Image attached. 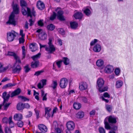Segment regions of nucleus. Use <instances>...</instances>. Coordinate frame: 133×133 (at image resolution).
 I'll use <instances>...</instances> for the list:
<instances>
[{
    "label": "nucleus",
    "instance_id": "nucleus-32",
    "mask_svg": "<svg viewBox=\"0 0 133 133\" xmlns=\"http://www.w3.org/2000/svg\"><path fill=\"white\" fill-rule=\"evenodd\" d=\"M62 61L66 65H68L69 63V60L67 57H64Z\"/></svg>",
    "mask_w": 133,
    "mask_h": 133
},
{
    "label": "nucleus",
    "instance_id": "nucleus-52",
    "mask_svg": "<svg viewBox=\"0 0 133 133\" xmlns=\"http://www.w3.org/2000/svg\"><path fill=\"white\" fill-rule=\"evenodd\" d=\"M23 107L24 108L28 109L30 108V106L28 103H26L23 104Z\"/></svg>",
    "mask_w": 133,
    "mask_h": 133
},
{
    "label": "nucleus",
    "instance_id": "nucleus-39",
    "mask_svg": "<svg viewBox=\"0 0 133 133\" xmlns=\"http://www.w3.org/2000/svg\"><path fill=\"white\" fill-rule=\"evenodd\" d=\"M40 55L41 54L40 53H38L36 55L32 56L31 58L34 61H36L39 58Z\"/></svg>",
    "mask_w": 133,
    "mask_h": 133
},
{
    "label": "nucleus",
    "instance_id": "nucleus-6",
    "mask_svg": "<svg viewBox=\"0 0 133 133\" xmlns=\"http://www.w3.org/2000/svg\"><path fill=\"white\" fill-rule=\"evenodd\" d=\"M68 83V81L67 79L65 78H63L60 80L59 85L61 88L64 89L67 86Z\"/></svg>",
    "mask_w": 133,
    "mask_h": 133
},
{
    "label": "nucleus",
    "instance_id": "nucleus-4",
    "mask_svg": "<svg viewBox=\"0 0 133 133\" xmlns=\"http://www.w3.org/2000/svg\"><path fill=\"white\" fill-rule=\"evenodd\" d=\"M53 40L54 38H49V42L48 43L49 46V47H46L45 48V50L49 53H52L54 52L55 50V47L52 43V41Z\"/></svg>",
    "mask_w": 133,
    "mask_h": 133
},
{
    "label": "nucleus",
    "instance_id": "nucleus-5",
    "mask_svg": "<svg viewBox=\"0 0 133 133\" xmlns=\"http://www.w3.org/2000/svg\"><path fill=\"white\" fill-rule=\"evenodd\" d=\"M17 33L14 31L9 32L7 33V37L8 41L9 42L12 41L16 36Z\"/></svg>",
    "mask_w": 133,
    "mask_h": 133
},
{
    "label": "nucleus",
    "instance_id": "nucleus-47",
    "mask_svg": "<svg viewBox=\"0 0 133 133\" xmlns=\"http://www.w3.org/2000/svg\"><path fill=\"white\" fill-rule=\"evenodd\" d=\"M114 70V68L112 65H109V73L112 72Z\"/></svg>",
    "mask_w": 133,
    "mask_h": 133
},
{
    "label": "nucleus",
    "instance_id": "nucleus-13",
    "mask_svg": "<svg viewBox=\"0 0 133 133\" xmlns=\"http://www.w3.org/2000/svg\"><path fill=\"white\" fill-rule=\"evenodd\" d=\"M96 64L97 66L101 69L103 68L104 65V62L103 60L101 59L98 60L96 62Z\"/></svg>",
    "mask_w": 133,
    "mask_h": 133
},
{
    "label": "nucleus",
    "instance_id": "nucleus-55",
    "mask_svg": "<svg viewBox=\"0 0 133 133\" xmlns=\"http://www.w3.org/2000/svg\"><path fill=\"white\" fill-rule=\"evenodd\" d=\"M62 62V61L61 60L59 61L56 62V64L59 68H60L61 67V63Z\"/></svg>",
    "mask_w": 133,
    "mask_h": 133
},
{
    "label": "nucleus",
    "instance_id": "nucleus-22",
    "mask_svg": "<svg viewBox=\"0 0 133 133\" xmlns=\"http://www.w3.org/2000/svg\"><path fill=\"white\" fill-rule=\"evenodd\" d=\"M39 65V62L38 61H36L32 62L31 66L33 68H36L38 67Z\"/></svg>",
    "mask_w": 133,
    "mask_h": 133
},
{
    "label": "nucleus",
    "instance_id": "nucleus-17",
    "mask_svg": "<svg viewBox=\"0 0 133 133\" xmlns=\"http://www.w3.org/2000/svg\"><path fill=\"white\" fill-rule=\"evenodd\" d=\"M23 118L22 115L20 113L16 114L14 116V119L15 121H20Z\"/></svg>",
    "mask_w": 133,
    "mask_h": 133
},
{
    "label": "nucleus",
    "instance_id": "nucleus-21",
    "mask_svg": "<svg viewBox=\"0 0 133 133\" xmlns=\"http://www.w3.org/2000/svg\"><path fill=\"white\" fill-rule=\"evenodd\" d=\"M101 47L99 44H96L93 48V50L95 52H99L101 50Z\"/></svg>",
    "mask_w": 133,
    "mask_h": 133
},
{
    "label": "nucleus",
    "instance_id": "nucleus-49",
    "mask_svg": "<svg viewBox=\"0 0 133 133\" xmlns=\"http://www.w3.org/2000/svg\"><path fill=\"white\" fill-rule=\"evenodd\" d=\"M8 55L13 56L14 58L17 55L15 53L11 52H9L8 53Z\"/></svg>",
    "mask_w": 133,
    "mask_h": 133
},
{
    "label": "nucleus",
    "instance_id": "nucleus-3",
    "mask_svg": "<svg viewBox=\"0 0 133 133\" xmlns=\"http://www.w3.org/2000/svg\"><path fill=\"white\" fill-rule=\"evenodd\" d=\"M104 81L101 78H99L97 81V88L101 93L107 90V87H104Z\"/></svg>",
    "mask_w": 133,
    "mask_h": 133
},
{
    "label": "nucleus",
    "instance_id": "nucleus-35",
    "mask_svg": "<svg viewBox=\"0 0 133 133\" xmlns=\"http://www.w3.org/2000/svg\"><path fill=\"white\" fill-rule=\"evenodd\" d=\"M55 28V27L54 25L52 24H50L48 25L47 26V29L51 31H52L54 30Z\"/></svg>",
    "mask_w": 133,
    "mask_h": 133
},
{
    "label": "nucleus",
    "instance_id": "nucleus-58",
    "mask_svg": "<svg viewBox=\"0 0 133 133\" xmlns=\"http://www.w3.org/2000/svg\"><path fill=\"white\" fill-rule=\"evenodd\" d=\"M15 85L14 84H12L11 83H9L6 85H5L4 87L5 88H7V87H12L14 86Z\"/></svg>",
    "mask_w": 133,
    "mask_h": 133
},
{
    "label": "nucleus",
    "instance_id": "nucleus-62",
    "mask_svg": "<svg viewBox=\"0 0 133 133\" xmlns=\"http://www.w3.org/2000/svg\"><path fill=\"white\" fill-rule=\"evenodd\" d=\"M28 113L29 114L26 115V117L27 118H29L31 117L32 114V112L30 111H29Z\"/></svg>",
    "mask_w": 133,
    "mask_h": 133
},
{
    "label": "nucleus",
    "instance_id": "nucleus-63",
    "mask_svg": "<svg viewBox=\"0 0 133 133\" xmlns=\"http://www.w3.org/2000/svg\"><path fill=\"white\" fill-rule=\"evenodd\" d=\"M44 86L42 84V83L40 82L37 85V87L39 89H41L43 88Z\"/></svg>",
    "mask_w": 133,
    "mask_h": 133
},
{
    "label": "nucleus",
    "instance_id": "nucleus-23",
    "mask_svg": "<svg viewBox=\"0 0 133 133\" xmlns=\"http://www.w3.org/2000/svg\"><path fill=\"white\" fill-rule=\"evenodd\" d=\"M45 115L47 117L49 118L51 116L50 112L51 109L48 107H46L45 108Z\"/></svg>",
    "mask_w": 133,
    "mask_h": 133
},
{
    "label": "nucleus",
    "instance_id": "nucleus-28",
    "mask_svg": "<svg viewBox=\"0 0 133 133\" xmlns=\"http://www.w3.org/2000/svg\"><path fill=\"white\" fill-rule=\"evenodd\" d=\"M57 85V81L56 80L53 81L50 87L54 89L56 88Z\"/></svg>",
    "mask_w": 133,
    "mask_h": 133
},
{
    "label": "nucleus",
    "instance_id": "nucleus-61",
    "mask_svg": "<svg viewBox=\"0 0 133 133\" xmlns=\"http://www.w3.org/2000/svg\"><path fill=\"white\" fill-rule=\"evenodd\" d=\"M24 37H22L19 38V43H24Z\"/></svg>",
    "mask_w": 133,
    "mask_h": 133
},
{
    "label": "nucleus",
    "instance_id": "nucleus-11",
    "mask_svg": "<svg viewBox=\"0 0 133 133\" xmlns=\"http://www.w3.org/2000/svg\"><path fill=\"white\" fill-rule=\"evenodd\" d=\"M118 129V127L116 125H109V129L111 130L109 133H116L115 131Z\"/></svg>",
    "mask_w": 133,
    "mask_h": 133
},
{
    "label": "nucleus",
    "instance_id": "nucleus-25",
    "mask_svg": "<svg viewBox=\"0 0 133 133\" xmlns=\"http://www.w3.org/2000/svg\"><path fill=\"white\" fill-rule=\"evenodd\" d=\"M82 16V14L81 12H77L75 14L74 17L76 19H81Z\"/></svg>",
    "mask_w": 133,
    "mask_h": 133
},
{
    "label": "nucleus",
    "instance_id": "nucleus-40",
    "mask_svg": "<svg viewBox=\"0 0 133 133\" xmlns=\"http://www.w3.org/2000/svg\"><path fill=\"white\" fill-rule=\"evenodd\" d=\"M18 97L19 98L21 99L22 101H29V99L23 96H18Z\"/></svg>",
    "mask_w": 133,
    "mask_h": 133
},
{
    "label": "nucleus",
    "instance_id": "nucleus-18",
    "mask_svg": "<svg viewBox=\"0 0 133 133\" xmlns=\"http://www.w3.org/2000/svg\"><path fill=\"white\" fill-rule=\"evenodd\" d=\"M10 96L9 94H7L6 92H4L3 94V98L4 99V103H5V102H7Z\"/></svg>",
    "mask_w": 133,
    "mask_h": 133
},
{
    "label": "nucleus",
    "instance_id": "nucleus-24",
    "mask_svg": "<svg viewBox=\"0 0 133 133\" xmlns=\"http://www.w3.org/2000/svg\"><path fill=\"white\" fill-rule=\"evenodd\" d=\"M21 90L19 88H18L15 91L12 92L11 94V97H12L14 96L18 95L20 93Z\"/></svg>",
    "mask_w": 133,
    "mask_h": 133
},
{
    "label": "nucleus",
    "instance_id": "nucleus-37",
    "mask_svg": "<svg viewBox=\"0 0 133 133\" xmlns=\"http://www.w3.org/2000/svg\"><path fill=\"white\" fill-rule=\"evenodd\" d=\"M84 13L87 16H89L91 14V12L90 10L88 8H86L84 10Z\"/></svg>",
    "mask_w": 133,
    "mask_h": 133
},
{
    "label": "nucleus",
    "instance_id": "nucleus-29",
    "mask_svg": "<svg viewBox=\"0 0 133 133\" xmlns=\"http://www.w3.org/2000/svg\"><path fill=\"white\" fill-rule=\"evenodd\" d=\"M81 107V105L79 103H75L73 104V107L76 110L79 109Z\"/></svg>",
    "mask_w": 133,
    "mask_h": 133
},
{
    "label": "nucleus",
    "instance_id": "nucleus-36",
    "mask_svg": "<svg viewBox=\"0 0 133 133\" xmlns=\"http://www.w3.org/2000/svg\"><path fill=\"white\" fill-rule=\"evenodd\" d=\"M105 128L108 130V117H107L105 119L104 121Z\"/></svg>",
    "mask_w": 133,
    "mask_h": 133
},
{
    "label": "nucleus",
    "instance_id": "nucleus-33",
    "mask_svg": "<svg viewBox=\"0 0 133 133\" xmlns=\"http://www.w3.org/2000/svg\"><path fill=\"white\" fill-rule=\"evenodd\" d=\"M71 28L72 29H75L78 26V24L76 22H74L70 23Z\"/></svg>",
    "mask_w": 133,
    "mask_h": 133
},
{
    "label": "nucleus",
    "instance_id": "nucleus-20",
    "mask_svg": "<svg viewBox=\"0 0 133 133\" xmlns=\"http://www.w3.org/2000/svg\"><path fill=\"white\" fill-rule=\"evenodd\" d=\"M3 65H4L3 63H0V72L5 71L7 70L9 68V65H8L5 67H3Z\"/></svg>",
    "mask_w": 133,
    "mask_h": 133
},
{
    "label": "nucleus",
    "instance_id": "nucleus-10",
    "mask_svg": "<svg viewBox=\"0 0 133 133\" xmlns=\"http://www.w3.org/2000/svg\"><path fill=\"white\" fill-rule=\"evenodd\" d=\"M66 126L68 129L67 130H72L75 128L74 123L72 121H69L67 123Z\"/></svg>",
    "mask_w": 133,
    "mask_h": 133
},
{
    "label": "nucleus",
    "instance_id": "nucleus-8",
    "mask_svg": "<svg viewBox=\"0 0 133 133\" xmlns=\"http://www.w3.org/2000/svg\"><path fill=\"white\" fill-rule=\"evenodd\" d=\"M21 69V67L19 64H17L16 63H15L12 68V72L14 73L18 74L19 73Z\"/></svg>",
    "mask_w": 133,
    "mask_h": 133
},
{
    "label": "nucleus",
    "instance_id": "nucleus-45",
    "mask_svg": "<svg viewBox=\"0 0 133 133\" xmlns=\"http://www.w3.org/2000/svg\"><path fill=\"white\" fill-rule=\"evenodd\" d=\"M17 125L19 127H22L23 125V123L21 120L19 121L17 123Z\"/></svg>",
    "mask_w": 133,
    "mask_h": 133
},
{
    "label": "nucleus",
    "instance_id": "nucleus-27",
    "mask_svg": "<svg viewBox=\"0 0 133 133\" xmlns=\"http://www.w3.org/2000/svg\"><path fill=\"white\" fill-rule=\"evenodd\" d=\"M17 108L18 110H23L24 109L23 104L21 103H18L17 106Z\"/></svg>",
    "mask_w": 133,
    "mask_h": 133
},
{
    "label": "nucleus",
    "instance_id": "nucleus-16",
    "mask_svg": "<svg viewBox=\"0 0 133 133\" xmlns=\"http://www.w3.org/2000/svg\"><path fill=\"white\" fill-rule=\"evenodd\" d=\"M29 47L30 50L32 51H35L37 50V45L36 43H32L29 45Z\"/></svg>",
    "mask_w": 133,
    "mask_h": 133
},
{
    "label": "nucleus",
    "instance_id": "nucleus-1",
    "mask_svg": "<svg viewBox=\"0 0 133 133\" xmlns=\"http://www.w3.org/2000/svg\"><path fill=\"white\" fill-rule=\"evenodd\" d=\"M12 5L13 11L9 17V20L6 22V23L7 24H11L15 25L16 24V22L14 19L15 14H18L19 13L18 5L16 4H14V2H12Z\"/></svg>",
    "mask_w": 133,
    "mask_h": 133
},
{
    "label": "nucleus",
    "instance_id": "nucleus-42",
    "mask_svg": "<svg viewBox=\"0 0 133 133\" xmlns=\"http://www.w3.org/2000/svg\"><path fill=\"white\" fill-rule=\"evenodd\" d=\"M38 95V93L36 92L35 90H34V95H35V98L37 100H39V99Z\"/></svg>",
    "mask_w": 133,
    "mask_h": 133
},
{
    "label": "nucleus",
    "instance_id": "nucleus-9",
    "mask_svg": "<svg viewBox=\"0 0 133 133\" xmlns=\"http://www.w3.org/2000/svg\"><path fill=\"white\" fill-rule=\"evenodd\" d=\"M118 119V118L114 116H109V125H115Z\"/></svg>",
    "mask_w": 133,
    "mask_h": 133
},
{
    "label": "nucleus",
    "instance_id": "nucleus-48",
    "mask_svg": "<svg viewBox=\"0 0 133 133\" xmlns=\"http://www.w3.org/2000/svg\"><path fill=\"white\" fill-rule=\"evenodd\" d=\"M104 69L103 70V72L106 73L108 74V65H107L106 66L104 65L103 67Z\"/></svg>",
    "mask_w": 133,
    "mask_h": 133
},
{
    "label": "nucleus",
    "instance_id": "nucleus-44",
    "mask_svg": "<svg viewBox=\"0 0 133 133\" xmlns=\"http://www.w3.org/2000/svg\"><path fill=\"white\" fill-rule=\"evenodd\" d=\"M22 50L23 57L22 59H23L24 58L25 55V47L24 46H23L22 47Z\"/></svg>",
    "mask_w": 133,
    "mask_h": 133
},
{
    "label": "nucleus",
    "instance_id": "nucleus-64",
    "mask_svg": "<svg viewBox=\"0 0 133 133\" xmlns=\"http://www.w3.org/2000/svg\"><path fill=\"white\" fill-rule=\"evenodd\" d=\"M57 42L59 45L61 46L62 44V40L60 39H58L57 40Z\"/></svg>",
    "mask_w": 133,
    "mask_h": 133
},
{
    "label": "nucleus",
    "instance_id": "nucleus-54",
    "mask_svg": "<svg viewBox=\"0 0 133 133\" xmlns=\"http://www.w3.org/2000/svg\"><path fill=\"white\" fill-rule=\"evenodd\" d=\"M43 71H44L43 70L38 71L35 72L34 75L36 76H38L40 75L41 73L43 72Z\"/></svg>",
    "mask_w": 133,
    "mask_h": 133
},
{
    "label": "nucleus",
    "instance_id": "nucleus-30",
    "mask_svg": "<svg viewBox=\"0 0 133 133\" xmlns=\"http://www.w3.org/2000/svg\"><path fill=\"white\" fill-rule=\"evenodd\" d=\"M84 115V113L82 111L79 112L76 115V117L78 118H83Z\"/></svg>",
    "mask_w": 133,
    "mask_h": 133
},
{
    "label": "nucleus",
    "instance_id": "nucleus-26",
    "mask_svg": "<svg viewBox=\"0 0 133 133\" xmlns=\"http://www.w3.org/2000/svg\"><path fill=\"white\" fill-rule=\"evenodd\" d=\"M105 97H108V93L107 92H105L103 94V96L101 97V98H102V100L106 103L108 102V100L107 99H106L104 98Z\"/></svg>",
    "mask_w": 133,
    "mask_h": 133
},
{
    "label": "nucleus",
    "instance_id": "nucleus-7",
    "mask_svg": "<svg viewBox=\"0 0 133 133\" xmlns=\"http://www.w3.org/2000/svg\"><path fill=\"white\" fill-rule=\"evenodd\" d=\"M36 32L39 33L38 37L40 39L44 40L46 38L47 34L42 29H38Z\"/></svg>",
    "mask_w": 133,
    "mask_h": 133
},
{
    "label": "nucleus",
    "instance_id": "nucleus-38",
    "mask_svg": "<svg viewBox=\"0 0 133 133\" xmlns=\"http://www.w3.org/2000/svg\"><path fill=\"white\" fill-rule=\"evenodd\" d=\"M121 72V70L118 68H116L114 71V72L116 75L118 76L119 75Z\"/></svg>",
    "mask_w": 133,
    "mask_h": 133
},
{
    "label": "nucleus",
    "instance_id": "nucleus-14",
    "mask_svg": "<svg viewBox=\"0 0 133 133\" xmlns=\"http://www.w3.org/2000/svg\"><path fill=\"white\" fill-rule=\"evenodd\" d=\"M36 6L38 9L41 10H43L45 7L44 3L40 0L38 1L37 2Z\"/></svg>",
    "mask_w": 133,
    "mask_h": 133
},
{
    "label": "nucleus",
    "instance_id": "nucleus-46",
    "mask_svg": "<svg viewBox=\"0 0 133 133\" xmlns=\"http://www.w3.org/2000/svg\"><path fill=\"white\" fill-rule=\"evenodd\" d=\"M56 16V13L54 12H53V14L50 17V19L52 21L54 20Z\"/></svg>",
    "mask_w": 133,
    "mask_h": 133
},
{
    "label": "nucleus",
    "instance_id": "nucleus-53",
    "mask_svg": "<svg viewBox=\"0 0 133 133\" xmlns=\"http://www.w3.org/2000/svg\"><path fill=\"white\" fill-rule=\"evenodd\" d=\"M34 110L36 116V118L37 119H38L39 117V111L36 110V109H35Z\"/></svg>",
    "mask_w": 133,
    "mask_h": 133
},
{
    "label": "nucleus",
    "instance_id": "nucleus-34",
    "mask_svg": "<svg viewBox=\"0 0 133 133\" xmlns=\"http://www.w3.org/2000/svg\"><path fill=\"white\" fill-rule=\"evenodd\" d=\"M78 99L85 103H87V99L85 97H79L78 98Z\"/></svg>",
    "mask_w": 133,
    "mask_h": 133
},
{
    "label": "nucleus",
    "instance_id": "nucleus-57",
    "mask_svg": "<svg viewBox=\"0 0 133 133\" xmlns=\"http://www.w3.org/2000/svg\"><path fill=\"white\" fill-rule=\"evenodd\" d=\"M98 41V40L97 39H95L94 40L92 41L90 43V45L91 46H92L94 45L96 42H97Z\"/></svg>",
    "mask_w": 133,
    "mask_h": 133
},
{
    "label": "nucleus",
    "instance_id": "nucleus-19",
    "mask_svg": "<svg viewBox=\"0 0 133 133\" xmlns=\"http://www.w3.org/2000/svg\"><path fill=\"white\" fill-rule=\"evenodd\" d=\"M63 12L62 11L59 10L58 12L57 17L58 19L61 21L64 20V17L63 16Z\"/></svg>",
    "mask_w": 133,
    "mask_h": 133
},
{
    "label": "nucleus",
    "instance_id": "nucleus-50",
    "mask_svg": "<svg viewBox=\"0 0 133 133\" xmlns=\"http://www.w3.org/2000/svg\"><path fill=\"white\" fill-rule=\"evenodd\" d=\"M5 133H12L11 130L8 128H5Z\"/></svg>",
    "mask_w": 133,
    "mask_h": 133
},
{
    "label": "nucleus",
    "instance_id": "nucleus-2",
    "mask_svg": "<svg viewBox=\"0 0 133 133\" xmlns=\"http://www.w3.org/2000/svg\"><path fill=\"white\" fill-rule=\"evenodd\" d=\"M26 3L24 0H21L20 1L21 6L22 7V14L24 15H27L28 17L30 16L31 18L32 16H35L36 15V12L34 10V8H32V10L31 11L30 9L28 7H26V10L24 7H25L26 5Z\"/></svg>",
    "mask_w": 133,
    "mask_h": 133
},
{
    "label": "nucleus",
    "instance_id": "nucleus-41",
    "mask_svg": "<svg viewBox=\"0 0 133 133\" xmlns=\"http://www.w3.org/2000/svg\"><path fill=\"white\" fill-rule=\"evenodd\" d=\"M116 84L119 85L121 87H122L123 84V81L118 80L116 81Z\"/></svg>",
    "mask_w": 133,
    "mask_h": 133
},
{
    "label": "nucleus",
    "instance_id": "nucleus-56",
    "mask_svg": "<svg viewBox=\"0 0 133 133\" xmlns=\"http://www.w3.org/2000/svg\"><path fill=\"white\" fill-rule=\"evenodd\" d=\"M25 71L26 72H28L30 70V68H29L28 65H26L24 67Z\"/></svg>",
    "mask_w": 133,
    "mask_h": 133
},
{
    "label": "nucleus",
    "instance_id": "nucleus-51",
    "mask_svg": "<svg viewBox=\"0 0 133 133\" xmlns=\"http://www.w3.org/2000/svg\"><path fill=\"white\" fill-rule=\"evenodd\" d=\"M99 131L100 133H105V131L104 129L101 127L99 128Z\"/></svg>",
    "mask_w": 133,
    "mask_h": 133
},
{
    "label": "nucleus",
    "instance_id": "nucleus-43",
    "mask_svg": "<svg viewBox=\"0 0 133 133\" xmlns=\"http://www.w3.org/2000/svg\"><path fill=\"white\" fill-rule=\"evenodd\" d=\"M14 58L16 61V63H16L17 64H17V63L18 64L21 63V60H20L19 57L17 55Z\"/></svg>",
    "mask_w": 133,
    "mask_h": 133
},
{
    "label": "nucleus",
    "instance_id": "nucleus-12",
    "mask_svg": "<svg viewBox=\"0 0 133 133\" xmlns=\"http://www.w3.org/2000/svg\"><path fill=\"white\" fill-rule=\"evenodd\" d=\"M88 87V85L86 82H82L79 83V88L81 91L86 90Z\"/></svg>",
    "mask_w": 133,
    "mask_h": 133
},
{
    "label": "nucleus",
    "instance_id": "nucleus-31",
    "mask_svg": "<svg viewBox=\"0 0 133 133\" xmlns=\"http://www.w3.org/2000/svg\"><path fill=\"white\" fill-rule=\"evenodd\" d=\"M12 117L10 116L9 118V123L10 125V127L12 128L14 126V122L12 121Z\"/></svg>",
    "mask_w": 133,
    "mask_h": 133
},
{
    "label": "nucleus",
    "instance_id": "nucleus-15",
    "mask_svg": "<svg viewBox=\"0 0 133 133\" xmlns=\"http://www.w3.org/2000/svg\"><path fill=\"white\" fill-rule=\"evenodd\" d=\"M38 127L40 131L42 132L45 133L47 131V127L43 124H39L38 125Z\"/></svg>",
    "mask_w": 133,
    "mask_h": 133
},
{
    "label": "nucleus",
    "instance_id": "nucleus-59",
    "mask_svg": "<svg viewBox=\"0 0 133 133\" xmlns=\"http://www.w3.org/2000/svg\"><path fill=\"white\" fill-rule=\"evenodd\" d=\"M46 80L45 79H43L41 80L40 82L42 83V85L43 86H44L46 85Z\"/></svg>",
    "mask_w": 133,
    "mask_h": 133
},
{
    "label": "nucleus",
    "instance_id": "nucleus-60",
    "mask_svg": "<svg viewBox=\"0 0 133 133\" xmlns=\"http://www.w3.org/2000/svg\"><path fill=\"white\" fill-rule=\"evenodd\" d=\"M8 121H9V119L8 120V118L6 117L3 118L2 120L3 122L5 123H7Z\"/></svg>",
    "mask_w": 133,
    "mask_h": 133
}]
</instances>
